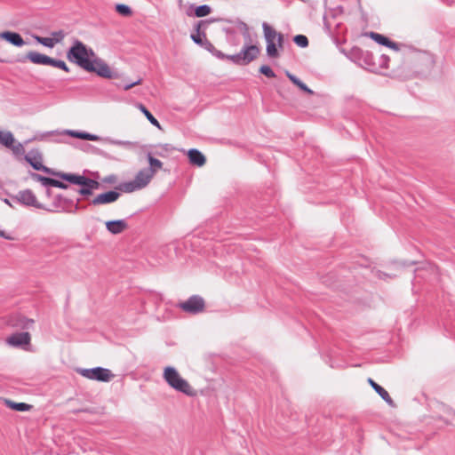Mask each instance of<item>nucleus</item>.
I'll return each instance as SVG.
<instances>
[{
  "instance_id": "dca6fc26",
  "label": "nucleus",
  "mask_w": 455,
  "mask_h": 455,
  "mask_svg": "<svg viewBox=\"0 0 455 455\" xmlns=\"http://www.w3.org/2000/svg\"><path fill=\"white\" fill-rule=\"evenodd\" d=\"M52 174L60 178L63 180H66L74 185H81L82 182H84L85 176L79 175L76 173L70 172H52Z\"/></svg>"
},
{
  "instance_id": "a878e982",
  "label": "nucleus",
  "mask_w": 455,
  "mask_h": 455,
  "mask_svg": "<svg viewBox=\"0 0 455 455\" xmlns=\"http://www.w3.org/2000/svg\"><path fill=\"white\" fill-rule=\"evenodd\" d=\"M139 108L140 111L144 114V116L147 117V119L149 121L151 124L157 127L158 129H162L159 122L156 120V118L148 110V108L143 104H139Z\"/></svg>"
},
{
  "instance_id": "72a5a7b5",
  "label": "nucleus",
  "mask_w": 455,
  "mask_h": 455,
  "mask_svg": "<svg viewBox=\"0 0 455 455\" xmlns=\"http://www.w3.org/2000/svg\"><path fill=\"white\" fill-rule=\"evenodd\" d=\"M51 35H52V38L55 42V44L58 43H60L66 36V34L63 30L53 31L51 33Z\"/></svg>"
},
{
  "instance_id": "473e14b6",
  "label": "nucleus",
  "mask_w": 455,
  "mask_h": 455,
  "mask_svg": "<svg viewBox=\"0 0 455 455\" xmlns=\"http://www.w3.org/2000/svg\"><path fill=\"white\" fill-rule=\"evenodd\" d=\"M259 72L266 76L268 78H274L275 77V72L272 70V68L267 65H263L259 68Z\"/></svg>"
},
{
  "instance_id": "5701e85b",
  "label": "nucleus",
  "mask_w": 455,
  "mask_h": 455,
  "mask_svg": "<svg viewBox=\"0 0 455 455\" xmlns=\"http://www.w3.org/2000/svg\"><path fill=\"white\" fill-rule=\"evenodd\" d=\"M67 133L74 138L82 139V140H92V141H98L100 140L99 136H97L95 134L88 133L85 132L68 130V131H67Z\"/></svg>"
},
{
  "instance_id": "393cba45",
  "label": "nucleus",
  "mask_w": 455,
  "mask_h": 455,
  "mask_svg": "<svg viewBox=\"0 0 455 455\" xmlns=\"http://www.w3.org/2000/svg\"><path fill=\"white\" fill-rule=\"evenodd\" d=\"M286 76L291 80V82H292V84L297 85L303 92H307L308 94H313L314 93V92L311 89H309L302 81H300L294 75L291 74L290 72H286Z\"/></svg>"
},
{
  "instance_id": "9b49d317",
  "label": "nucleus",
  "mask_w": 455,
  "mask_h": 455,
  "mask_svg": "<svg viewBox=\"0 0 455 455\" xmlns=\"http://www.w3.org/2000/svg\"><path fill=\"white\" fill-rule=\"evenodd\" d=\"M24 159L36 171L52 173L51 169L43 164V156L38 149H32L24 156Z\"/></svg>"
},
{
  "instance_id": "a211bd4d",
  "label": "nucleus",
  "mask_w": 455,
  "mask_h": 455,
  "mask_svg": "<svg viewBox=\"0 0 455 455\" xmlns=\"http://www.w3.org/2000/svg\"><path fill=\"white\" fill-rule=\"evenodd\" d=\"M368 36L380 45H385L395 51L398 50L397 44L395 42L389 40L387 37L384 36L383 35H380L376 32H370Z\"/></svg>"
},
{
  "instance_id": "49530a36",
  "label": "nucleus",
  "mask_w": 455,
  "mask_h": 455,
  "mask_svg": "<svg viewBox=\"0 0 455 455\" xmlns=\"http://www.w3.org/2000/svg\"><path fill=\"white\" fill-rule=\"evenodd\" d=\"M187 14H188V16H191V15H192V13H190L189 12H187Z\"/></svg>"
},
{
  "instance_id": "37998d69",
  "label": "nucleus",
  "mask_w": 455,
  "mask_h": 455,
  "mask_svg": "<svg viewBox=\"0 0 455 455\" xmlns=\"http://www.w3.org/2000/svg\"><path fill=\"white\" fill-rule=\"evenodd\" d=\"M115 180H116L115 175L108 176V178L105 179V181H108V182H113Z\"/></svg>"
},
{
  "instance_id": "f03ea898",
  "label": "nucleus",
  "mask_w": 455,
  "mask_h": 455,
  "mask_svg": "<svg viewBox=\"0 0 455 455\" xmlns=\"http://www.w3.org/2000/svg\"><path fill=\"white\" fill-rule=\"evenodd\" d=\"M163 378L166 383L176 391L183 393L188 396H193L196 395L193 387L185 379L180 375L174 367H165L164 370Z\"/></svg>"
},
{
  "instance_id": "1a4fd4ad",
  "label": "nucleus",
  "mask_w": 455,
  "mask_h": 455,
  "mask_svg": "<svg viewBox=\"0 0 455 455\" xmlns=\"http://www.w3.org/2000/svg\"><path fill=\"white\" fill-rule=\"evenodd\" d=\"M204 300L199 295H193L189 297L186 301L179 304V307L186 313L191 315H196L204 311Z\"/></svg>"
},
{
  "instance_id": "f3484780",
  "label": "nucleus",
  "mask_w": 455,
  "mask_h": 455,
  "mask_svg": "<svg viewBox=\"0 0 455 455\" xmlns=\"http://www.w3.org/2000/svg\"><path fill=\"white\" fill-rule=\"evenodd\" d=\"M30 341V335L28 332H19L10 336L7 342L15 347L28 345Z\"/></svg>"
},
{
  "instance_id": "ddd939ff",
  "label": "nucleus",
  "mask_w": 455,
  "mask_h": 455,
  "mask_svg": "<svg viewBox=\"0 0 455 455\" xmlns=\"http://www.w3.org/2000/svg\"><path fill=\"white\" fill-rule=\"evenodd\" d=\"M0 39H4V40L7 41L8 43H10L11 44L17 46V47H21L26 44L25 41L23 40L22 36L19 33L12 32V31L1 32Z\"/></svg>"
},
{
  "instance_id": "f704fd0d",
  "label": "nucleus",
  "mask_w": 455,
  "mask_h": 455,
  "mask_svg": "<svg viewBox=\"0 0 455 455\" xmlns=\"http://www.w3.org/2000/svg\"><path fill=\"white\" fill-rule=\"evenodd\" d=\"M116 9L120 14L124 16H128L132 14V10L128 5L119 4L116 5Z\"/></svg>"
},
{
  "instance_id": "ea45409f",
  "label": "nucleus",
  "mask_w": 455,
  "mask_h": 455,
  "mask_svg": "<svg viewBox=\"0 0 455 455\" xmlns=\"http://www.w3.org/2000/svg\"><path fill=\"white\" fill-rule=\"evenodd\" d=\"M241 26H242V28L243 29V35L244 38L249 39L250 38V33H249L248 26L245 23H243V22L241 23Z\"/></svg>"
},
{
  "instance_id": "e433bc0d",
  "label": "nucleus",
  "mask_w": 455,
  "mask_h": 455,
  "mask_svg": "<svg viewBox=\"0 0 455 455\" xmlns=\"http://www.w3.org/2000/svg\"><path fill=\"white\" fill-rule=\"evenodd\" d=\"M112 143L114 145L122 146V147H127L131 148L133 146V143L131 141H124V140H113Z\"/></svg>"
},
{
  "instance_id": "c9c22d12",
  "label": "nucleus",
  "mask_w": 455,
  "mask_h": 455,
  "mask_svg": "<svg viewBox=\"0 0 455 455\" xmlns=\"http://www.w3.org/2000/svg\"><path fill=\"white\" fill-rule=\"evenodd\" d=\"M141 82H142V80L140 78V79H138V80H136V81H134V82H132V83L124 84L123 85V89H124V91H128V90L132 89L133 86L138 85V84H141Z\"/></svg>"
},
{
  "instance_id": "6e6552de",
  "label": "nucleus",
  "mask_w": 455,
  "mask_h": 455,
  "mask_svg": "<svg viewBox=\"0 0 455 455\" xmlns=\"http://www.w3.org/2000/svg\"><path fill=\"white\" fill-rule=\"evenodd\" d=\"M0 144L12 150L14 156H21L25 152L20 142L15 143V138L10 131H0Z\"/></svg>"
},
{
  "instance_id": "20e7f679",
  "label": "nucleus",
  "mask_w": 455,
  "mask_h": 455,
  "mask_svg": "<svg viewBox=\"0 0 455 455\" xmlns=\"http://www.w3.org/2000/svg\"><path fill=\"white\" fill-rule=\"evenodd\" d=\"M262 28L264 32V37L267 43V54L269 58H277L278 51L277 46L283 49V36L281 33H277L270 25L267 22H263Z\"/></svg>"
},
{
  "instance_id": "2f4dec72",
  "label": "nucleus",
  "mask_w": 455,
  "mask_h": 455,
  "mask_svg": "<svg viewBox=\"0 0 455 455\" xmlns=\"http://www.w3.org/2000/svg\"><path fill=\"white\" fill-rule=\"evenodd\" d=\"M294 43L299 47H307L308 45V39L304 35H297L293 38Z\"/></svg>"
},
{
  "instance_id": "c03bdc74",
  "label": "nucleus",
  "mask_w": 455,
  "mask_h": 455,
  "mask_svg": "<svg viewBox=\"0 0 455 455\" xmlns=\"http://www.w3.org/2000/svg\"><path fill=\"white\" fill-rule=\"evenodd\" d=\"M3 201H4V204H8L9 206H11V207L12 206L11 202L8 199L5 198Z\"/></svg>"
},
{
  "instance_id": "79ce46f5",
  "label": "nucleus",
  "mask_w": 455,
  "mask_h": 455,
  "mask_svg": "<svg viewBox=\"0 0 455 455\" xmlns=\"http://www.w3.org/2000/svg\"><path fill=\"white\" fill-rule=\"evenodd\" d=\"M380 58L383 60L382 66L387 68V62L389 60V58L386 55H381Z\"/></svg>"
},
{
  "instance_id": "f8f14e48",
  "label": "nucleus",
  "mask_w": 455,
  "mask_h": 455,
  "mask_svg": "<svg viewBox=\"0 0 455 455\" xmlns=\"http://www.w3.org/2000/svg\"><path fill=\"white\" fill-rule=\"evenodd\" d=\"M120 196V194L116 191L111 190L98 195L92 201L93 205L108 204L116 202Z\"/></svg>"
},
{
  "instance_id": "7ed1b4c3",
  "label": "nucleus",
  "mask_w": 455,
  "mask_h": 455,
  "mask_svg": "<svg viewBox=\"0 0 455 455\" xmlns=\"http://www.w3.org/2000/svg\"><path fill=\"white\" fill-rule=\"evenodd\" d=\"M154 175L155 170L152 168H144L136 174L134 180L121 183L119 189L124 193H132L140 190L148 186Z\"/></svg>"
},
{
  "instance_id": "c756f323",
  "label": "nucleus",
  "mask_w": 455,
  "mask_h": 455,
  "mask_svg": "<svg viewBox=\"0 0 455 455\" xmlns=\"http://www.w3.org/2000/svg\"><path fill=\"white\" fill-rule=\"evenodd\" d=\"M34 38L37 43L43 44L44 46L52 48L55 45V42L52 37H42L39 36H35Z\"/></svg>"
},
{
  "instance_id": "4be33fe9",
  "label": "nucleus",
  "mask_w": 455,
  "mask_h": 455,
  "mask_svg": "<svg viewBox=\"0 0 455 455\" xmlns=\"http://www.w3.org/2000/svg\"><path fill=\"white\" fill-rule=\"evenodd\" d=\"M189 162L196 166H203L205 164L204 156L197 149L192 148L188 152Z\"/></svg>"
},
{
  "instance_id": "f257e3e1",
  "label": "nucleus",
  "mask_w": 455,
  "mask_h": 455,
  "mask_svg": "<svg viewBox=\"0 0 455 455\" xmlns=\"http://www.w3.org/2000/svg\"><path fill=\"white\" fill-rule=\"evenodd\" d=\"M67 59L87 72L96 73L103 78L113 77V72L106 61L78 39H75L68 50Z\"/></svg>"
},
{
  "instance_id": "6ab92c4d",
  "label": "nucleus",
  "mask_w": 455,
  "mask_h": 455,
  "mask_svg": "<svg viewBox=\"0 0 455 455\" xmlns=\"http://www.w3.org/2000/svg\"><path fill=\"white\" fill-rule=\"evenodd\" d=\"M208 23V20H199L196 26L195 29L196 31V34H191V39L193 42L198 45H202L204 44V39L206 38L205 33L201 32L202 26H205Z\"/></svg>"
},
{
  "instance_id": "bb28decb",
  "label": "nucleus",
  "mask_w": 455,
  "mask_h": 455,
  "mask_svg": "<svg viewBox=\"0 0 455 455\" xmlns=\"http://www.w3.org/2000/svg\"><path fill=\"white\" fill-rule=\"evenodd\" d=\"M6 404L9 408H12L17 411H28L32 407L30 404L25 403H14L10 400L6 401Z\"/></svg>"
},
{
  "instance_id": "9d476101",
  "label": "nucleus",
  "mask_w": 455,
  "mask_h": 455,
  "mask_svg": "<svg viewBox=\"0 0 455 455\" xmlns=\"http://www.w3.org/2000/svg\"><path fill=\"white\" fill-rule=\"evenodd\" d=\"M13 200L19 202L25 206H31L36 209H43L44 205L40 204L36 195L30 189H25L20 191L14 197Z\"/></svg>"
},
{
  "instance_id": "4c0bfd02",
  "label": "nucleus",
  "mask_w": 455,
  "mask_h": 455,
  "mask_svg": "<svg viewBox=\"0 0 455 455\" xmlns=\"http://www.w3.org/2000/svg\"><path fill=\"white\" fill-rule=\"evenodd\" d=\"M52 187L67 189L68 188V185L64 183L63 181L53 179Z\"/></svg>"
},
{
  "instance_id": "cd10ccee",
  "label": "nucleus",
  "mask_w": 455,
  "mask_h": 455,
  "mask_svg": "<svg viewBox=\"0 0 455 455\" xmlns=\"http://www.w3.org/2000/svg\"><path fill=\"white\" fill-rule=\"evenodd\" d=\"M212 8L207 4L199 5L195 9V15L196 17H204L211 13Z\"/></svg>"
},
{
  "instance_id": "0eeeda50",
  "label": "nucleus",
  "mask_w": 455,
  "mask_h": 455,
  "mask_svg": "<svg viewBox=\"0 0 455 455\" xmlns=\"http://www.w3.org/2000/svg\"><path fill=\"white\" fill-rule=\"evenodd\" d=\"M77 372L86 379L101 382H109L114 378L110 370L102 367L78 369Z\"/></svg>"
},
{
  "instance_id": "a19ab883",
  "label": "nucleus",
  "mask_w": 455,
  "mask_h": 455,
  "mask_svg": "<svg viewBox=\"0 0 455 455\" xmlns=\"http://www.w3.org/2000/svg\"><path fill=\"white\" fill-rule=\"evenodd\" d=\"M30 177H31L34 180H36V181H39V182H41V181H42V180H43V178H44V176H42V175H40V174H38V173H36V172H31V173H30Z\"/></svg>"
},
{
  "instance_id": "de8ad7c7",
  "label": "nucleus",
  "mask_w": 455,
  "mask_h": 455,
  "mask_svg": "<svg viewBox=\"0 0 455 455\" xmlns=\"http://www.w3.org/2000/svg\"><path fill=\"white\" fill-rule=\"evenodd\" d=\"M234 45H237L238 44V42H234L233 43Z\"/></svg>"
},
{
  "instance_id": "c85d7f7f",
  "label": "nucleus",
  "mask_w": 455,
  "mask_h": 455,
  "mask_svg": "<svg viewBox=\"0 0 455 455\" xmlns=\"http://www.w3.org/2000/svg\"><path fill=\"white\" fill-rule=\"evenodd\" d=\"M49 65L50 66H52L54 68H58L60 69H62L64 70L65 72H69V68L67 66V64L65 63V61L61 60H56V59H53V58H51L50 59V62H49Z\"/></svg>"
},
{
  "instance_id": "a18cd8bd",
  "label": "nucleus",
  "mask_w": 455,
  "mask_h": 455,
  "mask_svg": "<svg viewBox=\"0 0 455 455\" xmlns=\"http://www.w3.org/2000/svg\"><path fill=\"white\" fill-rule=\"evenodd\" d=\"M0 236H3V237H4V238H6V239H9V238H10V237H8V236H5V235H4V231H2V230H0Z\"/></svg>"
},
{
  "instance_id": "aec40b11",
  "label": "nucleus",
  "mask_w": 455,
  "mask_h": 455,
  "mask_svg": "<svg viewBox=\"0 0 455 455\" xmlns=\"http://www.w3.org/2000/svg\"><path fill=\"white\" fill-rule=\"evenodd\" d=\"M369 384L372 387V388L379 395V396L389 405L394 406V401L390 397L388 392L383 388L381 386L377 384L371 379H368Z\"/></svg>"
},
{
  "instance_id": "39448f33",
  "label": "nucleus",
  "mask_w": 455,
  "mask_h": 455,
  "mask_svg": "<svg viewBox=\"0 0 455 455\" xmlns=\"http://www.w3.org/2000/svg\"><path fill=\"white\" fill-rule=\"evenodd\" d=\"M260 50L257 45H244L240 52L232 55H227L225 60H228L235 65L244 66L251 63L258 58Z\"/></svg>"
},
{
  "instance_id": "b1692460",
  "label": "nucleus",
  "mask_w": 455,
  "mask_h": 455,
  "mask_svg": "<svg viewBox=\"0 0 455 455\" xmlns=\"http://www.w3.org/2000/svg\"><path fill=\"white\" fill-rule=\"evenodd\" d=\"M200 46L204 48L206 51L211 52L213 56L217 57L218 59L225 60L226 54L217 50L207 38L204 39V44Z\"/></svg>"
},
{
  "instance_id": "7c9ffc66",
  "label": "nucleus",
  "mask_w": 455,
  "mask_h": 455,
  "mask_svg": "<svg viewBox=\"0 0 455 455\" xmlns=\"http://www.w3.org/2000/svg\"><path fill=\"white\" fill-rule=\"evenodd\" d=\"M148 160L149 164L148 168H152L153 170H155V172H156V170L161 169L163 166V163L160 160L153 157L150 153L148 154Z\"/></svg>"
},
{
  "instance_id": "412c9836",
  "label": "nucleus",
  "mask_w": 455,
  "mask_h": 455,
  "mask_svg": "<svg viewBox=\"0 0 455 455\" xmlns=\"http://www.w3.org/2000/svg\"><path fill=\"white\" fill-rule=\"evenodd\" d=\"M27 59L34 64L49 65L51 57L37 52H29L27 54Z\"/></svg>"
},
{
  "instance_id": "2eb2a0df",
  "label": "nucleus",
  "mask_w": 455,
  "mask_h": 455,
  "mask_svg": "<svg viewBox=\"0 0 455 455\" xmlns=\"http://www.w3.org/2000/svg\"><path fill=\"white\" fill-rule=\"evenodd\" d=\"M127 228L128 224L124 220H108L106 222L107 230L113 235L121 234Z\"/></svg>"
},
{
  "instance_id": "423d86ee",
  "label": "nucleus",
  "mask_w": 455,
  "mask_h": 455,
  "mask_svg": "<svg viewBox=\"0 0 455 455\" xmlns=\"http://www.w3.org/2000/svg\"><path fill=\"white\" fill-rule=\"evenodd\" d=\"M78 204H74L72 199L67 198L61 195L54 196L50 207L44 206V210L50 212H70L75 213L78 210Z\"/></svg>"
},
{
  "instance_id": "4468645a",
  "label": "nucleus",
  "mask_w": 455,
  "mask_h": 455,
  "mask_svg": "<svg viewBox=\"0 0 455 455\" xmlns=\"http://www.w3.org/2000/svg\"><path fill=\"white\" fill-rule=\"evenodd\" d=\"M80 186L81 188L78 189V193L81 196H91L93 190L100 188V183L95 180L85 177L84 182H82Z\"/></svg>"
},
{
  "instance_id": "58836bf2",
  "label": "nucleus",
  "mask_w": 455,
  "mask_h": 455,
  "mask_svg": "<svg viewBox=\"0 0 455 455\" xmlns=\"http://www.w3.org/2000/svg\"><path fill=\"white\" fill-rule=\"evenodd\" d=\"M52 183H53V179L48 178V177H44V178H43V180L41 181V184L44 187H52Z\"/></svg>"
}]
</instances>
